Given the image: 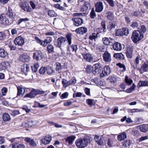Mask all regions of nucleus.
<instances>
[{
    "label": "nucleus",
    "mask_w": 148,
    "mask_h": 148,
    "mask_svg": "<svg viewBox=\"0 0 148 148\" xmlns=\"http://www.w3.org/2000/svg\"><path fill=\"white\" fill-rule=\"evenodd\" d=\"M113 144L112 140L111 139H109L108 140L107 144L110 147H111Z\"/></svg>",
    "instance_id": "obj_64"
},
{
    "label": "nucleus",
    "mask_w": 148,
    "mask_h": 148,
    "mask_svg": "<svg viewBox=\"0 0 148 148\" xmlns=\"http://www.w3.org/2000/svg\"><path fill=\"white\" fill-rule=\"evenodd\" d=\"M74 25L78 27L81 25L83 23V20L80 18L74 17L72 19Z\"/></svg>",
    "instance_id": "obj_12"
},
{
    "label": "nucleus",
    "mask_w": 148,
    "mask_h": 148,
    "mask_svg": "<svg viewBox=\"0 0 148 148\" xmlns=\"http://www.w3.org/2000/svg\"><path fill=\"white\" fill-rule=\"evenodd\" d=\"M142 63V58L140 56H137L134 60L130 62L132 67L134 69H137L139 64Z\"/></svg>",
    "instance_id": "obj_5"
},
{
    "label": "nucleus",
    "mask_w": 148,
    "mask_h": 148,
    "mask_svg": "<svg viewBox=\"0 0 148 148\" xmlns=\"http://www.w3.org/2000/svg\"><path fill=\"white\" fill-rule=\"evenodd\" d=\"M54 7L58 9H59L64 10L65 9L64 8L61 6L60 5L58 4H56L54 5Z\"/></svg>",
    "instance_id": "obj_56"
},
{
    "label": "nucleus",
    "mask_w": 148,
    "mask_h": 148,
    "mask_svg": "<svg viewBox=\"0 0 148 148\" xmlns=\"http://www.w3.org/2000/svg\"><path fill=\"white\" fill-rule=\"evenodd\" d=\"M43 58L42 53L40 51H36L33 53V58L37 61L40 60Z\"/></svg>",
    "instance_id": "obj_8"
},
{
    "label": "nucleus",
    "mask_w": 148,
    "mask_h": 148,
    "mask_svg": "<svg viewBox=\"0 0 148 148\" xmlns=\"http://www.w3.org/2000/svg\"><path fill=\"white\" fill-rule=\"evenodd\" d=\"M20 5L22 9L25 11L30 12L32 11V8L28 4L27 2L24 1L21 2Z\"/></svg>",
    "instance_id": "obj_14"
},
{
    "label": "nucleus",
    "mask_w": 148,
    "mask_h": 148,
    "mask_svg": "<svg viewBox=\"0 0 148 148\" xmlns=\"http://www.w3.org/2000/svg\"><path fill=\"white\" fill-rule=\"evenodd\" d=\"M89 142V140L87 138H80L76 140L75 144L78 148H84L87 146Z\"/></svg>",
    "instance_id": "obj_2"
},
{
    "label": "nucleus",
    "mask_w": 148,
    "mask_h": 148,
    "mask_svg": "<svg viewBox=\"0 0 148 148\" xmlns=\"http://www.w3.org/2000/svg\"><path fill=\"white\" fill-rule=\"evenodd\" d=\"M116 25V22H112L110 23V26H108V28L109 30H111L112 28H114L115 27Z\"/></svg>",
    "instance_id": "obj_46"
},
{
    "label": "nucleus",
    "mask_w": 148,
    "mask_h": 148,
    "mask_svg": "<svg viewBox=\"0 0 148 148\" xmlns=\"http://www.w3.org/2000/svg\"><path fill=\"white\" fill-rule=\"evenodd\" d=\"M14 42L16 45L22 46L24 43V40L23 37L19 36L15 39Z\"/></svg>",
    "instance_id": "obj_10"
},
{
    "label": "nucleus",
    "mask_w": 148,
    "mask_h": 148,
    "mask_svg": "<svg viewBox=\"0 0 148 148\" xmlns=\"http://www.w3.org/2000/svg\"><path fill=\"white\" fill-rule=\"evenodd\" d=\"M145 110L144 109H131L129 110V112L131 113L137 112H140L144 111Z\"/></svg>",
    "instance_id": "obj_42"
},
{
    "label": "nucleus",
    "mask_w": 148,
    "mask_h": 148,
    "mask_svg": "<svg viewBox=\"0 0 148 148\" xmlns=\"http://www.w3.org/2000/svg\"><path fill=\"white\" fill-rule=\"evenodd\" d=\"M2 119L5 121H8L11 120L10 116L8 114L6 113H4L3 114Z\"/></svg>",
    "instance_id": "obj_32"
},
{
    "label": "nucleus",
    "mask_w": 148,
    "mask_h": 148,
    "mask_svg": "<svg viewBox=\"0 0 148 148\" xmlns=\"http://www.w3.org/2000/svg\"><path fill=\"white\" fill-rule=\"evenodd\" d=\"M76 79L75 78H72V79L69 80V86L74 85L76 83Z\"/></svg>",
    "instance_id": "obj_47"
},
{
    "label": "nucleus",
    "mask_w": 148,
    "mask_h": 148,
    "mask_svg": "<svg viewBox=\"0 0 148 148\" xmlns=\"http://www.w3.org/2000/svg\"><path fill=\"white\" fill-rule=\"evenodd\" d=\"M5 15L12 19H15L16 14L13 12L12 9L10 6H8V12L6 13Z\"/></svg>",
    "instance_id": "obj_16"
},
{
    "label": "nucleus",
    "mask_w": 148,
    "mask_h": 148,
    "mask_svg": "<svg viewBox=\"0 0 148 148\" xmlns=\"http://www.w3.org/2000/svg\"><path fill=\"white\" fill-rule=\"evenodd\" d=\"M45 91L39 90L32 89L30 92L27 94L25 96V97H29L32 98L34 97L38 94H42L45 93Z\"/></svg>",
    "instance_id": "obj_3"
},
{
    "label": "nucleus",
    "mask_w": 148,
    "mask_h": 148,
    "mask_svg": "<svg viewBox=\"0 0 148 148\" xmlns=\"http://www.w3.org/2000/svg\"><path fill=\"white\" fill-rule=\"evenodd\" d=\"M111 72L110 68L108 66H105L103 69L102 72L100 74V77H103L109 75Z\"/></svg>",
    "instance_id": "obj_11"
},
{
    "label": "nucleus",
    "mask_w": 148,
    "mask_h": 148,
    "mask_svg": "<svg viewBox=\"0 0 148 148\" xmlns=\"http://www.w3.org/2000/svg\"><path fill=\"white\" fill-rule=\"evenodd\" d=\"M67 42L69 45H67V54H70V49L69 45L71 44L72 35L71 34H68L66 35Z\"/></svg>",
    "instance_id": "obj_15"
},
{
    "label": "nucleus",
    "mask_w": 148,
    "mask_h": 148,
    "mask_svg": "<svg viewBox=\"0 0 148 148\" xmlns=\"http://www.w3.org/2000/svg\"><path fill=\"white\" fill-rule=\"evenodd\" d=\"M101 65L100 63H97L93 67L92 72L94 75L98 74L101 71Z\"/></svg>",
    "instance_id": "obj_9"
},
{
    "label": "nucleus",
    "mask_w": 148,
    "mask_h": 148,
    "mask_svg": "<svg viewBox=\"0 0 148 148\" xmlns=\"http://www.w3.org/2000/svg\"><path fill=\"white\" fill-rule=\"evenodd\" d=\"M20 114V113L18 110H14L11 112L10 114L11 115L14 116H15L18 114Z\"/></svg>",
    "instance_id": "obj_59"
},
{
    "label": "nucleus",
    "mask_w": 148,
    "mask_h": 148,
    "mask_svg": "<svg viewBox=\"0 0 148 148\" xmlns=\"http://www.w3.org/2000/svg\"><path fill=\"white\" fill-rule=\"evenodd\" d=\"M48 14L51 17L56 16V15L55 12L52 10L49 11L48 12Z\"/></svg>",
    "instance_id": "obj_49"
},
{
    "label": "nucleus",
    "mask_w": 148,
    "mask_h": 148,
    "mask_svg": "<svg viewBox=\"0 0 148 148\" xmlns=\"http://www.w3.org/2000/svg\"><path fill=\"white\" fill-rule=\"evenodd\" d=\"M47 49L49 53H51L53 51L54 47L52 45L49 44L47 46Z\"/></svg>",
    "instance_id": "obj_48"
},
{
    "label": "nucleus",
    "mask_w": 148,
    "mask_h": 148,
    "mask_svg": "<svg viewBox=\"0 0 148 148\" xmlns=\"http://www.w3.org/2000/svg\"><path fill=\"white\" fill-rule=\"evenodd\" d=\"M62 83L64 88H66L67 87L69 86V81H67L65 79H62Z\"/></svg>",
    "instance_id": "obj_37"
},
{
    "label": "nucleus",
    "mask_w": 148,
    "mask_h": 148,
    "mask_svg": "<svg viewBox=\"0 0 148 148\" xmlns=\"http://www.w3.org/2000/svg\"><path fill=\"white\" fill-rule=\"evenodd\" d=\"M107 18L110 20L113 19L114 16L113 14L111 12H108L106 14Z\"/></svg>",
    "instance_id": "obj_39"
},
{
    "label": "nucleus",
    "mask_w": 148,
    "mask_h": 148,
    "mask_svg": "<svg viewBox=\"0 0 148 148\" xmlns=\"http://www.w3.org/2000/svg\"><path fill=\"white\" fill-rule=\"evenodd\" d=\"M103 44L106 45H108L111 42L112 40L110 38H108L107 37L103 38L102 39Z\"/></svg>",
    "instance_id": "obj_35"
},
{
    "label": "nucleus",
    "mask_w": 148,
    "mask_h": 148,
    "mask_svg": "<svg viewBox=\"0 0 148 148\" xmlns=\"http://www.w3.org/2000/svg\"><path fill=\"white\" fill-rule=\"evenodd\" d=\"M95 11L97 12H101L103 10V5L101 2H97L95 4Z\"/></svg>",
    "instance_id": "obj_17"
},
{
    "label": "nucleus",
    "mask_w": 148,
    "mask_h": 148,
    "mask_svg": "<svg viewBox=\"0 0 148 148\" xmlns=\"http://www.w3.org/2000/svg\"><path fill=\"white\" fill-rule=\"evenodd\" d=\"M46 71L47 73L49 75H50L52 73L53 71L52 69L50 66H47L46 67Z\"/></svg>",
    "instance_id": "obj_54"
},
{
    "label": "nucleus",
    "mask_w": 148,
    "mask_h": 148,
    "mask_svg": "<svg viewBox=\"0 0 148 148\" xmlns=\"http://www.w3.org/2000/svg\"><path fill=\"white\" fill-rule=\"evenodd\" d=\"M30 69V67L29 64H24L21 66V72L24 73L25 75H27Z\"/></svg>",
    "instance_id": "obj_18"
},
{
    "label": "nucleus",
    "mask_w": 148,
    "mask_h": 148,
    "mask_svg": "<svg viewBox=\"0 0 148 148\" xmlns=\"http://www.w3.org/2000/svg\"><path fill=\"white\" fill-rule=\"evenodd\" d=\"M107 79L111 83H115L117 81V78L116 76H111L108 77Z\"/></svg>",
    "instance_id": "obj_36"
},
{
    "label": "nucleus",
    "mask_w": 148,
    "mask_h": 148,
    "mask_svg": "<svg viewBox=\"0 0 148 148\" xmlns=\"http://www.w3.org/2000/svg\"><path fill=\"white\" fill-rule=\"evenodd\" d=\"M140 130L142 132L145 133L148 130V126L145 124H143L138 126Z\"/></svg>",
    "instance_id": "obj_26"
},
{
    "label": "nucleus",
    "mask_w": 148,
    "mask_h": 148,
    "mask_svg": "<svg viewBox=\"0 0 148 148\" xmlns=\"http://www.w3.org/2000/svg\"><path fill=\"white\" fill-rule=\"evenodd\" d=\"M148 139V136H142L138 139V140L139 142H140Z\"/></svg>",
    "instance_id": "obj_58"
},
{
    "label": "nucleus",
    "mask_w": 148,
    "mask_h": 148,
    "mask_svg": "<svg viewBox=\"0 0 148 148\" xmlns=\"http://www.w3.org/2000/svg\"><path fill=\"white\" fill-rule=\"evenodd\" d=\"M71 48L72 49V51L75 53L77 49V45H76L73 44L71 46Z\"/></svg>",
    "instance_id": "obj_57"
},
{
    "label": "nucleus",
    "mask_w": 148,
    "mask_h": 148,
    "mask_svg": "<svg viewBox=\"0 0 148 148\" xmlns=\"http://www.w3.org/2000/svg\"><path fill=\"white\" fill-rule=\"evenodd\" d=\"M1 91L2 95L5 96L8 91V89L6 87H4L1 89Z\"/></svg>",
    "instance_id": "obj_50"
},
{
    "label": "nucleus",
    "mask_w": 148,
    "mask_h": 148,
    "mask_svg": "<svg viewBox=\"0 0 148 148\" xmlns=\"http://www.w3.org/2000/svg\"><path fill=\"white\" fill-rule=\"evenodd\" d=\"M76 32L79 34H83L87 32V29L85 27H80L76 29Z\"/></svg>",
    "instance_id": "obj_25"
},
{
    "label": "nucleus",
    "mask_w": 148,
    "mask_h": 148,
    "mask_svg": "<svg viewBox=\"0 0 148 148\" xmlns=\"http://www.w3.org/2000/svg\"><path fill=\"white\" fill-rule=\"evenodd\" d=\"M95 141L99 145H102L103 143V137L102 136H98L96 135L94 137Z\"/></svg>",
    "instance_id": "obj_20"
},
{
    "label": "nucleus",
    "mask_w": 148,
    "mask_h": 148,
    "mask_svg": "<svg viewBox=\"0 0 148 148\" xmlns=\"http://www.w3.org/2000/svg\"><path fill=\"white\" fill-rule=\"evenodd\" d=\"M33 121L32 120H30L28 122V123L26 122H24L23 123V126L25 127H31L33 124L32 123Z\"/></svg>",
    "instance_id": "obj_44"
},
{
    "label": "nucleus",
    "mask_w": 148,
    "mask_h": 148,
    "mask_svg": "<svg viewBox=\"0 0 148 148\" xmlns=\"http://www.w3.org/2000/svg\"><path fill=\"white\" fill-rule=\"evenodd\" d=\"M99 33H97L96 34L93 33L91 34L89 37V39L91 40H95L99 36Z\"/></svg>",
    "instance_id": "obj_34"
},
{
    "label": "nucleus",
    "mask_w": 148,
    "mask_h": 148,
    "mask_svg": "<svg viewBox=\"0 0 148 148\" xmlns=\"http://www.w3.org/2000/svg\"><path fill=\"white\" fill-rule=\"evenodd\" d=\"M109 4L110 6L112 7H113L114 5V1L113 0H105Z\"/></svg>",
    "instance_id": "obj_62"
},
{
    "label": "nucleus",
    "mask_w": 148,
    "mask_h": 148,
    "mask_svg": "<svg viewBox=\"0 0 148 148\" xmlns=\"http://www.w3.org/2000/svg\"><path fill=\"white\" fill-rule=\"evenodd\" d=\"M29 19L27 18H20L17 21V22H16V24L18 25H19L23 22H25L29 21Z\"/></svg>",
    "instance_id": "obj_45"
},
{
    "label": "nucleus",
    "mask_w": 148,
    "mask_h": 148,
    "mask_svg": "<svg viewBox=\"0 0 148 148\" xmlns=\"http://www.w3.org/2000/svg\"><path fill=\"white\" fill-rule=\"evenodd\" d=\"M129 34V30L127 28H123L117 30L116 34L117 36H122L123 35L127 36Z\"/></svg>",
    "instance_id": "obj_6"
},
{
    "label": "nucleus",
    "mask_w": 148,
    "mask_h": 148,
    "mask_svg": "<svg viewBox=\"0 0 148 148\" xmlns=\"http://www.w3.org/2000/svg\"><path fill=\"white\" fill-rule=\"evenodd\" d=\"M12 148H25V146L23 144H20L15 143L12 145Z\"/></svg>",
    "instance_id": "obj_30"
},
{
    "label": "nucleus",
    "mask_w": 148,
    "mask_h": 148,
    "mask_svg": "<svg viewBox=\"0 0 148 148\" xmlns=\"http://www.w3.org/2000/svg\"><path fill=\"white\" fill-rule=\"evenodd\" d=\"M139 87L148 86V81H140L138 84Z\"/></svg>",
    "instance_id": "obj_31"
},
{
    "label": "nucleus",
    "mask_w": 148,
    "mask_h": 148,
    "mask_svg": "<svg viewBox=\"0 0 148 148\" xmlns=\"http://www.w3.org/2000/svg\"><path fill=\"white\" fill-rule=\"evenodd\" d=\"M46 36H53L55 35V32L53 31H49L46 32L45 34Z\"/></svg>",
    "instance_id": "obj_61"
},
{
    "label": "nucleus",
    "mask_w": 148,
    "mask_h": 148,
    "mask_svg": "<svg viewBox=\"0 0 148 148\" xmlns=\"http://www.w3.org/2000/svg\"><path fill=\"white\" fill-rule=\"evenodd\" d=\"M125 81L126 83L128 85H130L133 82L132 79L129 78L127 76L125 77Z\"/></svg>",
    "instance_id": "obj_38"
},
{
    "label": "nucleus",
    "mask_w": 148,
    "mask_h": 148,
    "mask_svg": "<svg viewBox=\"0 0 148 148\" xmlns=\"http://www.w3.org/2000/svg\"><path fill=\"white\" fill-rule=\"evenodd\" d=\"M143 38V35L141 32L139 30H135L132 33L131 38L134 43H136Z\"/></svg>",
    "instance_id": "obj_1"
},
{
    "label": "nucleus",
    "mask_w": 148,
    "mask_h": 148,
    "mask_svg": "<svg viewBox=\"0 0 148 148\" xmlns=\"http://www.w3.org/2000/svg\"><path fill=\"white\" fill-rule=\"evenodd\" d=\"M113 57L116 59L123 60L125 58L124 56L121 53H115L114 54Z\"/></svg>",
    "instance_id": "obj_28"
},
{
    "label": "nucleus",
    "mask_w": 148,
    "mask_h": 148,
    "mask_svg": "<svg viewBox=\"0 0 148 148\" xmlns=\"http://www.w3.org/2000/svg\"><path fill=\"white\" fill-rule=\"evenodd\" d=\"M132 46H129L127 49L126 55L127 57L129 58H132V57L133 48Z\"/></svg>",
    "instance_id": "obj_19"
},
{
    "label": "nucleus",
    "mask_w": 148,
    "mask_h": 148,
    "mask_svg": "<svg viewBox=\"0 0 148 148\" xmlns=\"http://www.w3.org/2000/svg\"><path fill=\"white\" fill-rule=\"evenodd\" d=\"M123 45H121L120 43L116 42L113 45V48L115 50L119 51L121 50L122 49V46Z\"/></svg>",
    "instance_id": "obj_24"
},
{
    "label": "nucleus",
    "mask_w": 148,
    "mask_h": 148,
    "mask_svg": "<svg viewBox=\"0 0 148 148\" xmlns=\"http://www.w3.org/2000/svg\"><path fill=\"white\" fill-rule=\"evenodd\" d=\"M82 96V93L80 92L75 93L73 94V98L80 97Z\"/></svg>",
    "instance_id": "obj_60"
},
{
    "label": "nucleus",
    "mask_w": 148,
    "mask_h": 148,
    "mask_svg": "<svg viewBox=\"0 0 148 148\" xmlns=\"http://www.w3.org/2000/svg\"><path fill=\"white\" fill-rule=\"evenodd\" d=\"M39 67V64L38 62L35 63L33 66H32V71L36 72L38 68Z\"/></svg>",
    "instance_id": "obj_40"
},
{
    "label": "nucleus",
    "mask_w": 148,
    "mask_h": 148,
    "mask_svg": "<svg viewBox=\"0 0 148 148\" xmlns=\"http://www.w3.org/2000/svg\"><path fill=\"white\" fill-rule=\"evenodd\" d=\"M75 138L76 137L74 136H70L66 138V142H68L69 144L71 145L73 143Z\"/></svg>",
    "instance_id": "obj_33"
},
{
    "label": "nucleus",
    "mask_w": 148,
    "mask_h": 148,
    "mask_svg": "<svg viewBox=\"0 0 148 148\" xmlns=\"http://www.w3.org/2000/svg\"><path fill=\"white\" fill-rule=\"evenodd\" d=\"M0 23L4 25H5L8 23V19L3 14L1 15L0 16Z\"/></svg>",
    "instance_id": "obj_23"
},
{
    "label": "nucleus",
    "mask_w": 148,
    "mask_h": 148,
    "mask_svg": "<svg viewBox=\"0 0 148 148\" xmlns=\"http://www.w3.org/2000/svg\"><path fill=\"white\" fill-rule=\"evenodd\" d=\"M7 55V53L5 50L3 49L0 48V56L2 58H5Z\"/></svg>",
    "instance_id": "obj_41"
},
{
    "label": "nucleus",
    "mask_w": 148,
    "mask_h": 148,
    "mask_svg": "<svg viewBox=\"0 0 148 148\" xmlns=\"http://www.w3.org/2000/svg\"><path fill=\"white\" fill-rule=\"evenodd\" d=\"M136 87V85L133 84L132 86L130 88L127 89L125 92L127 93H131L133 90H134Z\"/></svg>",
    "instance_id": "obj_51"
},
{
    "label": "nucleus",
    "mask_w": 148,
    "mask_h": 148,
    "mask_svg": "<svg viewBox=\"0 0 148 148\" xmlns=\"http://www.w3.org/2000/svg\"><path fill=\"white\" fill-rule=\"evenodd\" d=\"M103 58L104 61L106 62H110L111 61V56L110 54L107 51H105L103 54Z\"/></svg>",
    "instance_id": "obj_13"
},
{
    "label": "nucleus",
    "mask_w": 148,
    "mask_h": 148,
    "mask_svg": "<svg viewBox=\"0 0 148 148\" xmlns=\"http://www.w3.org/2000/svg\"><path fill=\"white\" fill-rule=\"evenodd\" d=\"M19 60L23 62H28L30 61V58L29 57L25 55H21L19 58Z\"/></svg>",
    "instance_id": "obj_22"
},
{
    "label": "nucleus",
    "mask_w": 148,
    "mask_h": 148,
    "mask_svg": "<svg viewBox=\"0 0 148 148\" xmlns=\"http://www.w3.org/2000/svg\"><path fill=\"white\" fill-rule=\"evenodd\" d=\"M18 92L17 95L20 96L23 93V88L21 86H18L17 87Z\"/></svg>",
    "instance_id": "obj_53"
},
{
    "label": "nucleus",
    "mask_w": 148,
    "mask_h": 148,
    "mask_svg": "<svg viewBox=\"0 0 148 148\" xmlns=\"http://www.w3.org/2000/svg\"><path fill=\"white\" fill-rule=\"evenodd\" d=\"M84 58L87 61L90 62L92 61L93 59L91 55L89 53L85 54L84 56Z\"/></svg>",
    "instance_id": "obj_29"
},
{
    "label": "nucleus",
    "mask_w": 148,
    "mask_h": 148,
    "mask_svg": "<svg viewBox=\"0 0 148 148\" xmlns=\"http://www.w3.org/2000/svg\"><path fill=\"white\" fill-rule=\"evenodd\" d=\"M46 71V67H42L40 69L39 72V73L42 75L44 74Z\"/></svg>",
    "instance_id": "obj_55"
},
{
    "label": "nucleus",
    "mask_w": 148,
    "mask_h": 148,
    "mask_svg": "<svg viewBox=\"0 0 148 148\" xmlns=\"http://www.w3.org/2000/svg\"><path fill=\"white\" fill-rule=\"evenodd\" d=\"M116 65L119 66L120 68L123 69L122 70V71H126V67L124 64L119 63L117 64Z\"/></svg>",
    "instance_id": "obj_52"
},
{
    "label": "nucleus",
    "mask_w": 148,
    "mask_h": 148,
    "mask_svg": "<svg viewBox=\"0 0 148 148\" xmlns=\"http://www.w3.org/2000/svg\"><path fill=\"white\" fill-rule=\"evenodd\" d=\"M66 41V39L65 38L61 37L57 39L55 42V45L56 47L60 48L65 43Z\"/></svg>",
    "instance_id": "obj_7"
},
{
    "label": "nucleus",
    "mask_w": 148,
    "mask_h": 148,
    "mask_svg": "<svg viewBox=\"0 0 148 148\" xmlns=\"http://www.w3.org/2000/svg\"><path fill=\"white\" fill-rule=\"evenodd\" d=\"M62 69V66L61 64L59 62H57L56 63V70L58 71L59 73H60L61 71V70Z\"/></svg>",
    "instance_id": "obj_43"
},
{
    "label": "nucleus",
    "mask_w": 148,
    "mask_h": 148,
    "mask_svg": "<svg viewBox=\"0 0 148 148\" xmlns=\"http://www.w3.org/2000/svg\"><path fill=\"white\" fill-rule=\"evenodd\" d=\"M35 39L37 42L44 47H46L48 44L50 43L52 41V38L49 36L47 37L44 41L40 40L37 37H36Z\"/></svg>",
    "instance_id": "obj_4"
},
{
    "label": "nucleus",
    "mask_w": 148,
    "mask_h": 148,
    "mask_svg": "<svg viewBox=\"0 0 148 148\" xmlns=\"http://www.w3.org/2000/svg\"><path fill=\"white\" fill-rule=\"evenodd\" d=\"M51 140V136L49 135H47L44 136L41 139L42 143L46 145L49 143Z\"/></svg>",
    "instance_id": "obj_21"
},
{
    "label": "nucleus",
    "mask_w": 148,
    "mask_h": 148,
    "mask_svg": "<svg viewBox=\"0 0 148 148\" xmlns=\"http://www.w3.org/2000/svg\"><path fill=\"white\" fill-rule=\"evenodd\" d=\"M138 26V24L137 22H134L131 25V26L134 28H136Z\"/></svg>",
    "instance_id": "obj_63"
},
{
    "label": "nucleus",
    "mask_w": 148,
    "mask_h": 148,
    "mask_svg": "<svg viewBox=\"0 0 148 148\" xmlns=\"http://www.w3.org/2000/svg\"><path fill=\"white\" fill-rule=\"evenodd\" d=\"M127 138L126 134L125 132H123L117 136V139L118 140L121 141Z\"/></svg>",
    "instance_id": "obj_27"
}]
</instances>
